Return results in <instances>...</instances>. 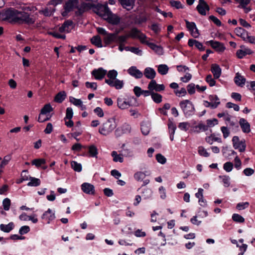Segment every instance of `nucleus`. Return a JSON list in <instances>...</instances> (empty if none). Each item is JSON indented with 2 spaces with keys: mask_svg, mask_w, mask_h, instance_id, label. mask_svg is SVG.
<instances>
[{
  "mask_svg": "<svg viewBox=\"0 0 255 255\" xmlns=\"http://www.w3.org/2000/svg\"><path fill=\"white\" fill-rule=\"evenodd\" d=\"M116 119L114 117L109 119L100 127L99 132L103 135H107L116 128Z\"/></svg>",
  "mask_w": 255,
  "mask_h": 255,
  "instance_id": "f257e3e1",
  "label": "nucleus"
},
{
  "mask_svg": "<svg viewBox=\"0 0 255 255\" xmlns=\"http://www.w3.org/2000/svg\"><path fill=\"white\" fill-rule=\"evenodd\" d=\"M179 106L184 114L190 116L193 114L195 108L192 103L188 100H184L179 103Z\"/></svg>",
  "mask_w": 255,
  "mask_h": 255,
  "instance_id": "f03ea898",
  "label": "nucleus"
},
{
  "mask_svg": "<svg viewBox=\"0 0 255 255\" xmlns=\"http://www.w3.org/2000/svg\"><path fill=\"white\" fill-rule=\"evenodd\" d=\"M79 7V0H68L67 1L64 5V10L62 12L63 16H66L68 12L72 11L74 9Z\"/></svg>",
  "mask_w": 255,
  "mask_h": 255,
  "instance_id": "7ed1b4c3",
  "label": "nucleus"
},
{
  "mask_svg": "<svg viewBox=\"0 0 255 255\" xmlns=\"http://www.w3.org/2000/svg\"><path fill=\"white\" fill-rule=\"evenodd\" d=\"M110 10L107 4H98L96 5L95 4V6H94L93 7V11L97 15H98L99 16L102 17L103 19L106 16V14L108 13Z\"/></svg>",
  "mask_w": 255,
  "mask_h": 255,
  "instance_id": "20e7f679",
  "label": "nucleus"
},
{
  "mask_svg": "<svg viewBox=\"0 0 255 255\" xmlns=\"http://www.w3.org/2000/svg\"><path fill=\"white\" fill-rule=\"evenodd\" d=\"M128 37L138 38L142 43H146V36L137 28H132L128 34Z\"/></svg>",
  "mask_w": 255,
  "mask_h": 255,
  "instance_id": "39448f33",
  "label": "nucleus"
},
{
  "mask_svg": "<svg viewBox=\"0 0 255 255\" xmlns=\"http://www.w3.org/2000/svg\"><path fill=\"white\" fill-rule=\"evenodd\" d=\"M233 147L238 149L240 152H244L246 150V144L245 140H240L237 136H235L232 139Z\"/></svg>",
  "mask_w": 255,
  "mask_h": 255,
  "instance_id": "423d86ee",
  "label": "nucleus"
},
{
  "mask_svg": "<svg viewBox=\"0 0 255 255\" xmlns=\"http://www.w3.org/2000/svg\"><path fill=\"white\" fill-rule=\"evenodd\" d=\"M148 89L151 90L153 92H160L164 91L165 86L163 84H157L155 80H151L148 85Z\"/></svg>",
  "mask_w": 255,
  "mask_h": 255,
  "instance_id": "0eeeda50",
  "label": "nucleus"
},
{
  "mask_svg": "<svg viewBox=\"0 0 255 255\" xmlns=\"http://www.w3.org/2000/svg\"><path fill=\"white\" fill-rule=\"evenodd\" d=\"M186 27L190 32L192 36L195 38H197L199 36V32L196 26V24L193 22H189L187 20H185Z\"/></svg>",
  "mask_w": 255,
  "mask_h": 255,
  "instance_id": "6e6552de",
  "label": "nucleus"
},
{
  "mask_svg": "<svg viewBox=\"0 0 255 255\" xmlns=\"http://www.w3.org/2000/svg\"><path fill=\"white\" fill-rule=\"evenodd\" d=\"M196 9L200 14L206 15V11H209L210 8L204 0H199Z\"/></svg>",
  "mask_w": 255,
  "mask_h": 255,
  "instance_id": "1a4fd4ad",
  "label": "nucleus"
},
{
  "mask_svg": "<svg viewBox=\"0 0 255 255\" xmlns=\"http://www.w3.org/2000/svg\"><path fill=\"white\" fill-rule=\"evenodd\" d=\"M17 17L18 18L17 22L21 21L28 24H33L34 23V20L30 17L27 13L25 12L19 11L18 16Z\"/></svg>",
  "mask_w": 255,
  "mask_h": 255,
  "instance_id": "9d476101",
  "label": "nucleus"
},
{
  "mask_svg": "<svg viewBox=\"0 0 255 255\" xmlns=\"http://www.w3.org/2000/svg\"><path fill=\"white\" fill-rule=\"evenodd\" d=\"M55 218V212L50 209H48L41 216V219L45 221L47 224H50Z\"/></svg>",
  "mask_w": 255,
  "mask_h": 255,
  "instance_id": "9b49d317",
  "label": "nucleus"
},
{
  "mask_svg": "<svg viewBox=\"0 0 255 255\" xmlns=\"http://www.w3.org/2000/svg\"><path fill=\"white\" fill-rule=\"evenodd\" d=\"M109 23L112 24H118L120 21V17L117 15L113 14L111 10H110L106 16L104 18Z\"/></svg>",
  "mask_w": 255,
  "mask_h": 255,
  "instance_id": "f8f14e48",
  "label": "nucleus"
},
{
  "mask_svg": "<svg viewBox=\"0 0 255 255\" xmlns=\"http://www.w3.org/2000/svg\"><path fill=\"white\" fill-rule=\"evenodd\" d=\"M91 74L94 77L95 79L101 80L103 79L107 74V70L104 69L103 68L95 69L92 71Z\"/></svg>",
  "mask_w": 255,
  "mask_h": 255,
  "instance_id": "ddd939ff",
  "label": "nucleus"
},
{
  "mask_svg": "<svg viewBox=\"0 0 255 255\" xmlns=\"http://www.w3.org/2000/svg\"><path fill=\"white\" fill-rule=\"evenodd\" d=\"M74 28V24L72 21L68 20L65 21L59 28V32L63 33H69Z\"/></svg>",
  "mask_w": 255,
  "mask_h": 255,
  "instance_id": "4468645a",
  "label": "nucleus"
},
{
  "mask_svg": "<svg viewBox=\"0 0 255 255\" xmlns=\"http://www.w3.org/2000/svg\"><path fill=\"white\" fill-rule=\"evenodd\" d=\"M19 11L13 8H10L5 11L4 15L7 19H12L15 22H17Z\"/></svg>",
  "mask_w": 255,
  "mask_h": 255,
  "instance_id": "2eb2a0df",
  "label": "nucleus"
},
{
  "mask_svg": "<svg viewBox=\"0 0 255 255\" xmlns=\"http://www.w3.org/2000/svg\"><path fill=\"white\" fill-rule=\"evenodd\" d=\"M95 6V4L91 3H85L83 2L81 3L80 6L78 7V10L76 11V13L77 15H81L85 11L92 9L93 10V7Z\"/></svg>",
  "mask_w": 255,
  "mask_h": 255,
  "instance_id": "dca6fc26",
  "label": "nucleus"
},
{
  "mask_svg": "<svg viewBox=\"0 0 255 255\" xmlns=\"http://www.w3.org/2000/svg\"><path fill=\"white\" fill-rule=\"evenodd\" d=\"M241 49L238 50L236 52L237 57L242 59L247 55H250L253 53V51L249 48H246L244 45H241Z\"/></svg>",
  "mask_w": 255,
  "mask_h": 255,
  "instance_id": "f3484780",
  "label": "nucleus"
},
{
  "mask_svg": "<svg viewBox=\"0 0 255 255\" xmlns=\"http://www.w3.org/2000/svg\"><path fill=\"white\" fill-rule=\"evenodd\" d=\"M117 104L118 107L122 110L128 109L131 106L130 102L128 99L124 98H118Z\"/></svg>",
  "mask_w": 255,
  "mask_h": 255,
  "instance_id": "a211bd4d",
  "label": "nucleus"
},
{
  "mask_svg": "<svg viewBox=\"0 0 255 255\" xmlns=\"http://www.w3.org/2000/svg\"><path fill=\"white\" fill-rule=\"evenodd\" d=\"M128 73L131 76L136 79L141 78L143 76V73L138 70L135 66H131L128 70Z\"/></svg>",
  "mask_w": 255,
  "mask_h": 255,
  "instance_id": "6ab92c4d",
  "label": "nucleus"
},
{
  "mask_svg": "<svg viewBox=\"0 0 255 255\" xmlns=\"http://www.w3.org/2000/svg\"><path fill=\"white\" fill-rule=\"evenodd\" d=\"M211 47L218 52H223L225 50L224 44L220 42L214 40H210L208 42Z\"/></svg>",
  "mask_w": 255,
  "mask_h": 255,
  "instance_id": "aec40b11",
  "label": "nucleus"
},
{
  "mask_svg": "<svg viewBox=\"0 0 255 255\" xmlns=\"http://www.w3.org/2000/svg\"><path fill=\"white\" fill-rule=\"evenodd\" d=\"M239 124L243 132H250L251 126L250 123L246 119L244 118L240 119L239 121Z\"/></svg>",
  "mask_w": 255,
  "mask_h": 255,
  "instance_id": "412c9836",
  "label": "nucleus"
},
{
  "mask_svg": "<svg viewBox=\"0 0 255 255\" xmlns=\"http://www.w3.org/2000/svg\"><path fill=\"white\" fill-rule=\"evenodd\" d=\"M105 82L111 87H115L116 89H121L124 86L123 81L120 80L118 79L113 81L111 80H105Z\"/></svg>",
  "mask_w": 255,
  "mask_h": 255,
  "instance_id": "4be33fe9",
  "label": "nucleus"
},
{
  "mask_svg": "<svg viewBox=\"0 0 255 255\" xmlns=\"http://www.w3.org/2000/svg\"><path fill=\"white\" fill-rule=\"evenodd\" d=\"M103 41L105 44V46L109 45L113 42H116L117 34L108 33L103 38Z\"/></svg>",
  "mask_w": 255,
  "mask_h": 255,
  "instance_id": "5701e85b",
  "label": "nucleus"
},
{
  "mask_svg": "<svg viewBox=\"0 0 255 255\" xmlns=\"http://www.w3.org/2000/svg\"><path fill=\"white\" fill-rule=\"evenodd\" d=\"M82 191L88 194H93L95 192L94 186L88 183H84L81 185Z\"/></svg>",
  "mask_w": 255,
  "mask_h": 255,
  "instance_id": "b1692460",
  "label": "nucleus"
},
{
  "mask_svg": "<svg viewBox=\"0 0 255 255\" xmlns=\"http://www.w3.org/2000/svg\"><path fill=\"white\" fill-rule=\"evenodd\" d=\"M119 1L122 6L128 10L132 9L134 5V0H119Z\"/></svg>",
  "mask_w": 255,
  "mask_h": 255,
  "instance_id": "393cba45",
  "label": "nucleus"
},
{
  "mask_svg": "<svg viewBox=\"0 0 255 255\" xmlns=\"http://www.w3.org/2000/svg\"><path fill=\"white\" fill-rule=\"evenodd\" d=\"M143 74L146 78L151 80H153L156 76L155 71L150 67L146 68L144 69Z\"/></svg>",
  "mask_w": 255,
  "mask_h": 255,
  "instance_id": "a878e982",
  "label": "nucleus"
},
{
  "mask_svg": "<svg viewBox=\"0 0 255 255\" xmlns=\"http://www.w3.org/2000/svg\"><path fill=\"white\" fill-rule=\"evenodd\" d=\"M211 71L213 74L214 78H219L221 75V69L220 66L216 64H212Z\"/></svg>",
  "mask_w": 255,
  "mask_h": 255,
  "instance_id": "bb28decb",
  "label": "nucleus"
},
{
  "mask_svg": "<svg viewBox=\"0 0 255 255\" xmlns=\"http://www.w3.org/2000/svg\"><path fill=\"white\" fill-rule=\"evenodd\" d=\"M69 101L74 105L80 107L81 110H84L86 109V106L83 104V102L80 99H76L73 97H70Z\"/></svg>",
  "mask_w": 255,
  "mask_h": 255,
  "instance_id": "cd10ccee",
  "label": "nucleus"
},
{
  "mask_svg": "<svg viewBox=\"0 0 255 255\" xmlns=\"http://www.w3.org/2000/svg\"><path fill=\"white\" fill-rule=\"evenodd\" d=\"M236 34L240 37L244 41L248 34V32L242 27H237L235 29Z\"/></svg>",
  "mask_w": 255,
  "mask_h": 255,
  "instance_id": "c85d7f7f",
  "label": "nucleus"
},
{
  "mask_svg": "<svg viewBox=\"0 0 255 255\" xmlns=\"http://www.w3.org/2000/svg\"><path fill=\"white\" fill-rule=\"evenodd\" d=\"M234 82L238 86L243 87L245 84L246 79L239 73H237L234 78Z\"/></svg>",
  "mask_w": 255,
  "mask_h": 255,
  "instance_id": "c756f323",
  "label": "nucleus"
},
{
  "mask_svg": "<svg viewBox=\"0 0 255 255\" xmlns=\"http://www.w3.org/2000/svg\"><path fill=\"white\" fill-rule=\"evenodd\" d=\"M14 225L13 222H10L7 225L1 224L0 225V229L5 233L10 232L14 228Z\"/></svg>",
  "mask_w": 255,
  "mask_h": 255,
  "instance_id": "7c9ffc66",
  "label": "nucleus"
},
{
  "mask_svg": "<svg viewBox=\"0 0 255 255\" xmlns=\"http://www.w3.org/2000/svg\"><path fill=\"white\" fill-rule=\"evenodd\" d=\"M205 140L210 144H212L214 142H222V139L220 137L216 136L215 134H212L210 136L206 137Z\"/></svg>",
  "mask_w": 255,
  "mask_h": 255,
  "instance_id": "2f4dec72",
  "label": "nucleus"
},
{
  "mask_svg": "<svg viewBox=\"0 0 255 255\" xmlns=\"http://www.w3.org/2000/svg\"><path fill=\"white\" fill-rule=\"evenodd\" d=\"M111 155L113 157V161L114 162H119L122 163L124 161L123 155L122 153L118 154L116 151H113L111 153Z\"/></svg>",
  "mask_w": 255,
  "mask_h": 255,
  "instance_id": "473e14b6",
  "label": "nucleus"
},
{
  "mask_svg": "<svg viewBox=\"0 0 255 255\" xmlns=\"http://www.w3.org/2000/svg\"><path fill=\"white\" fill-rule=\"evenodd\" d=\"M125 144L124 143L122 145L121 148L122 150L120 151L122 155H123L125 157H131L133 155L132 151L131 149L129 148H125Z\"/></svg>",
  "mask_w": 255,
  "mask_h": 255,
  "instance_id": "72a5a7b5",
  "label": "nucleus"
},
{
  "mask_svg": "<svg viewBox=\"0 0 255 255\" xmlns=\"http://www.w3.org/2000/svg\"><path fill=\"white\" fill-rule=\"evenodd\" d=\"M30 181L27 183V186L30 187L38 186L41 184V181L39 179L33 177H29Z\"/></svg>",
  "mask_w": 255,
  "mask_h": 255,
  "instance_id": "f704fd0d",
  "label": "nucleus"
},
{
  "mask_svg": "<svg viewBox=\"0 0 255 255\" xmlns=\"http://www.w3.org/2000/svg\"><path fill=\"white\" fill-rule=\"evenodd\" d=\"M91 42L93 45H95L97 47L101 48L103 46L102 40L98 35L93 37L91 39Z\"/></svg>",
  "mask_w": 255,
  "mask_h": 255,
  "instance_id": "c9c22d12",
  "label": "nucleus"
},
{
  "mask_svg": "<svg viewBox=\"0 0 255 255\" xmlns=\"http://www.w3.org/2000/svg\"><path fill=\"white\" fill-rule=\"evenodd\" d=\"M66 94L64 91L58 93L55 97L54 101L59 103H62L66 98Z\"/></svg>",
  "mask_w": 255,
  "mask_h": 255,
  "instance_id": "e433bc0d",
  "label": "nucleus"
},
{
  "mask_svg": "<svg viewBox=\"0 0 255 255\" xmlns=\"http://www.w3.org/2000/svg\"><path fill=\"white\" fill-rule=\"evenodd\" d=\"M149 47L156 52L158 54H162L163 53V49L158 45H155L153 43H146Z\"/></svg>",
  "mask_w": 255,
  "mask_h": 255,
  "instance_id": "4c0bfd02",
  "label": "nucleus"
},
{
  "mask_svg": "<svg viewBox=\"0 0 255 255\" xmlns=\"http://www.w3.org/2000/svg\"><path fill=\"white\" fill-rule=\"evenodd\" d=\"M168 70L169 68L166 64H160L158 66V72L161 75H166L168 73Z\"/></svg>",
  "mask_w": 255,
  "mask_h": 255,
  "instance_id": "58836bf2",
  "label": "nucleus"
},
{
  "mask_svg": "<svg viewBox=\"0 0 255 255\" xmlns=\"http://www.w3.org/2000/svg\"><path fill=\"white\" fill-rule=\"evenodd\" d=\"M107 74L108 79H106L105 80H111V81H113L117 79L118 72L115 70H111L108 73L107 72Z\"/></svg>",
  "mask_w": 255,
  "mask_h": 255,
  "instance_id": "ea45409f",
  "label": "nucleus"
},
{
  "mask_svg": "<svg viewBox=\"0 0 255 255\" xmlns=\"http://www.w3.org/2000/svg\"><path fill=\"white\" fill-rule=\"evenodd\" d=\"M151 97L152 100L156 103H160L162 102V96L154 92H153Z\"/></svg>",
  "mask_w": 255,
  "mask_h": 255,
  "instance_id": "a19ab883",
  "label": "nucleus"
},
{
  "mask_svg": "<svg viewBox=\"0 0 255 255\" xmlns=\"http://www.w3.org/2000/svg\"><path fill=\"white\" fill-rule=\"evenodd\" d=\"M53 111V108L50 104H47L44 105V106L42 108L40 112V115H46L47 113H49L50 112Z\"/></svg>",
  "mask_w": 255,
  "mask_h": 255,
  "instance_id": "79ce46f5",
  "label": "nucleus"
},
{
  "mask_svg": "<svg viewBox=\"0 0 255 255\" xmlns=\"http://www.w3.org/2000/svg\"><path fill=\"white\" fill-rule=\"evenodd\" d=\"M146 173H147V172H137L134 174V178L138 181H142L145 177L146 175Z\"/></svg>",
  "mask_w": 255,
  "mask_h": 255,
  "instance_id": "37998d69",
  "label": "nucleus"
},
{
  "mask_svg": "<svg viewBox=\"0 0 255 255\" xmlns=\"http://www.w3.org/2000/svg\"><path fill=\"white\" fill-rule=\"evenodd\" d=\"M219 178L221 179L222 181V182L224 184V185L226 187H228L230 185V178L229 176L227 175H220L219 176Z\"/></svg>",
  "mask_w": 255,
  "mask_h": 255,
  "instance_id": "c03bdc74",
  "label": "nucleus"
},
{
  "mask_svg": "<svg viewBox=\"0 0 255 255\" xmlns=\"http://www.w3.org/2000/svg\"><path fill=\"white\" fill-rule=\"evenodd\" d=\"M46 163L45 159L43 158H37L33 160L31 162V164L36 166L37 167H40L41 165L44 164Z\"/></svg>",
  "mask_w": 255,
  "mask_h": 255,
  "instance_id": "a18cd8bd",
  "label": "nucleus"
},
{
  "mask_svg": "<svg viewBox=\"0 0 255 255\" xmlns=\"http://www.w3.org/2000/svg\"><path fill=\"white\" fill-rule=\"evenodd\" d=\"M72 168L77 172H80L82 170V165L76 161H72L71 162Z\"/></svg>",
  "mask_w": 255,
  "mask_h": 255,
  "instance_id": "49530a36",
  "label": "nucleus"
},
{
  "mask_svg": "<svg viewBox=\"0 0 255 255\" xmlns=\"http://www.w3.org/2000/svg\"><path fill=\"white\" fill-rule=\"evenodd\" d=\"M232 219L237 223H242L245 222V219L238 214H234L232 215Z\"/></svg>",
  "mask_w": 255,
  "mask_h": 255,
  "instance_id": "de8ad7c7",
  "label": "nucleus"
},
{
  "mask_svg": "<svg viewBox=\"0 0 255 255\" xmlns=\"http://www.w3.org/2000/svg\"><path fill=\"white\" fill-rule=\"evenodd\" d=\"M129 37L128 34L121 35L119 36L117 35L116 42L119 43V44H124L125 42H126L127 39Z\"/></svg>",
  "mask_w": 255,
  "mask_h": 255,
  "instance_id": "09e8293b",
  "label": "nucleus"
},
{
  "mask_svg": "<svg viewBox=\"0 0 255 255\" xmlns=\"http://www.w3.org/2000/svg\"><path fill=\"white\" fill-rule=\"evenodd\" d=\"M198 153L200 155L204 156V157H208L209 156V153H208L207 150L203 146H199L198 147Z\"/></svg>",
  "mask_w": 255,
  "mask_h": 255,
  "instance_id": "8fccbe9b",
  "label": "nucleus"
},
{
  "mask_svg": "<svg viewBox=\"0 0 255 255\" xmlns=\"http://www.w3.org/2000/svg\"><path fill=\"white\" fill-rule=\"evenodd\" d=\"M168 127L169 134H174L176 127L175 125L171 121H169L168 123Z\"/></svg>",
  "mask_w": 255,
  "mask_h": 255,
  "instance_id": "3c124183",
  "label": "nucleus"
},
{
  "mask_svg": "<svg viewBox=\"0 0 255 255\" xmlns=\"http://www.w3.org/2000/svg\"><path fill=\"white\" fill-rule=\"evenodd\" d=\"M171 5L177 9L182 8L183 6L180 1L172 0L170 1Z\"/></svg>",
  "mask_w": 255,
  "mask_h": 255,
  "instance_id": "603ef678",
  "label": "nucleus"
},
{
  "mask_svg": "<svg viewBox=\"0 0 255 255\" xmlns=\"http://www.w3.org/2000/svg\"><path fill=\"white\" fill-rule=\"evenodd\" d=\"M224 169L227 172H231L233 168V164L231 162H227L223 165Z\"/></svg>",
  "mask_w": 255,
  "mask_h": 255,
  "instance_id": "864d4df0",
  "label": "nucleus"
},
{
  "mask_svg": "<svg viewBox=\"0 0 255 255\" xmlns=\"http://www.w3.org/2000/svg\"><path fill=\"white\" fill-rule=\"evenodd\" d=\"M89 152L92 157H96L98 154V150L96 147L94 145H91L89 148Z\"/></svg>",
  "mask_w": 255,
  "mask_h": 255,
  "instance_id": "5fc2aeb1",
  "label": "nucleus"
},
{
  "mask_svg": "<svg viewBox=\"0 0 255 255\" xmlns=\"http://www.w3.org/2000/svg\"><path fill=\"white\" fill-rule=\"evenodd\" d=\"M249 206L248 202H241L237 204L236 208L239 210H242L247 208Z\"/></svg>",
  "mask_w": 255,
  "mask_h": 255,
  "instance_id": "6e6d98bb",
  "label": "nucleus"
},
{
  "mask_svg": "<svg viewBox=\"0 0 255 255\" xmlns=\"http://www.w3.org/2000/svg\"><path fill=\"white\" fill-rule=\"evenodd\" d=\"M219 102H216V104H213L210 102L207 101H204V105L206 107H209L211 109H214L217 108L219 106Z\"/></svg>",
  "mask_w": 255,
  "mask_h": 255,
  "instance_id": "4d7b16f0",
  "label": "nucleus"
},
{
  "mask_svg": "<svg viewBox=\"0 0 255 255\" xmlns=\"http://www.w3.org/2000/svg\"><path fill=\"white\" fill-rule=\"evenodd\" d=\"M10 200L8 198H5L2 202V206L3 207V209L5 211H8L9 209L10 206Z\"/></svg>",
  "mask_w": 255,
  "mask_h": 255,
  "instance_id": "13d9d810",
  "label": "nucleus"
},
{
  "mask_svg": "<svg viewBox=\"0 0 255 255\" xmlns=\"http://www.w3.org/2000/svg\"><path fill=\"white\" fill-rule=\"evenodd\" d=\"M206 81L211 87H213L216 84L215 80L212 78V76L210 74L207 76L206 78Z\"/></svg>",
  "mask_w": 255,
  "mask_h": 255,
  "instance_id": "bf43d9fd",
  "label": "nucleus"
},
{
  "mask_svg": "<svg viewBox=\"0 0 255 255\" xmlns=\"http://www.w3.org/2000/svg\"><path fill=\"white\" fill-rule=\"evenodd\" d=\"M209 100L211 103L214 104H216V103L219 102V105L220 104V99L216 95H211L209 96Z\"/></svg>",
  "mask_w": 255,
  "mask_h": 255,
  "instance_id": "052dcab7",
  "label": "nucleus"
},
{
  "mask_svg": "<svg viewBox=\"0 0 255 255\" xmlns=\"http://www.w3.org/2000/svg\"><path fill=\"white\" fill-rule=\"evenodd\" d=\"M156 159L159 163L162 164L165 163L166 162V158L160 153L156 154Z\"/></svg>",
  "mask_w": 255,
  "mask_h": 255,
  "instance_id": "680f3d73",
  "label": "nucleus"
},
{
  "mask_svg": "<svg viewBox=\"0 0 255 255\" xmlns=\"http://www.w3.org/2000/svg\"><path fill=\"white\" fill-rule=\"evenodd\" d=\"M175 94L178 97L184 96L186 95L187 92L184 88H182L180 90L174 91Z\"/></svg>",
  "mask_w": 255,
  "mask_h": 255,
  "instance_id": "e2e57ef3",
  "label": "nucleus"
},
{
  "mask_svg": "<svg viewBox=\"0 0 255 255\" xmlns=\"http://www.w3.org/2000/svg\"><path fill=\"white\" fill-rule=\"evenodd\" d=\"M195 85L193 83L189 84L187 87V90L188 93L190 95L193 94L195 92Z\"/></svg>",
  "mask_w": 255,
  "mask_h": 255,
  "instance_id": "0e129e2a",
  "label": "nucleus"
},
{
  "mask_svg": "<svg viewBox=\"0 0 255 255\" xmlns=\"http://www.w3.org/2000/svg\"><path fill=\"white\" fill-rule=\"evenodd\" d=\"M73 115V110L71 108L68 107L66 109V117L64 118V120H66L67 119H72Z\"/></svg>",
  "mask_w": 255,
  "mask_h": 255,
  "instance_id": "69168bd1",
  "label": "nucleus"
},
{
  "mask_svg": "<svg viewBox=\"0 0 255 255\" xmlns=\"http://www.w3.org/2000/svg\"><path fill=\"white\" fill-rule=\"evenodd\" d=\"M235 162V167L237 170H240L241 169L242 162L239 157L237 156L234 159Z\"/></svg>",
  "mask_w": 255,
  "mask_h": 255,
  "instance_id": "338daca9",
  "label": "nucleus"
},
{
  "mask_svg": "<svg viewBox=\"0 0 255 255\" xmlns=\"http://www.w3.org/2000/svg\"><path fill=\"white\" fill-rule=\"evenodd\" d=\"M226 107L229 109L233 108L234 110L237 112L240 110V107L238 105L231 102H228L226 104Z\"/></svg>",
  "mask_w": 255,
  "mask_h": 255,
  "instance_id": "774afa93",
  "label": "nucleus"
}]
</instances>
